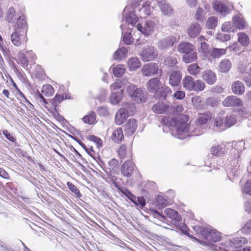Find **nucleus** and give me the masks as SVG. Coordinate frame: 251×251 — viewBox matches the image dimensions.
<instances>
[{"label": "nucleus", "mask_w": 251, "mask_h": 251, "mask_svg": "<svg viewBox=\"0 0 251 251\" xmlns=\"http://www.w3.org/2000/svg\"><path fill=\"white\" fill-rule=\"evenodd\" d=\"M227 151L224 144L215 145L210 149V154L215 156H221Z\"/></svg>", "instance_id": "6ab92c4d"}, {"label": "nucleus", "mask_w": 251, "mask_h": 251, "mask_svg": "<svg viewBox=\"0 0 251 251\" xmlns=\"http://www.w3.org/2000/svg\"><path fill=\"white\" fill-rule=\"evenodd\" d=\"M123 15L122 24L120 26L122 30L126 28L129 30L132 29L133 27H135L138 19V16L134 11H128L126 8L124 10Z\"/></svg>", "instance_id": "20e7f679"}, {"label": "nucleus", "mask_w": 251, "mask_h": 251, "mask_svg": "<svg viewBox=\"0 0 251 251\" xmlns=\"http://www.w3.org/2000/svg\"><path fill=\"white\" fill-rule=\"evenodd\" d=\"M111 138L115 143H119L122 141L124 138L122 129L121 128H118L115 129L113 132Z\"/></svg>", "instance_id": "ea45409f"}, {"label": "nucleus", "mask_w": 251, "mask_h": 251, "mask_svg": "<svg viewBox=\"0 0 251 251\" xmlns=\"http://www.w3.org/2000/svg\"><path fill=\"white\" fill-rule=\"evenodd\" d=\"M127 66L130 71H134L141 67V63L137 57H132L128 60Z\"/></svg>", "instance_id": "473e14b6"}, {"label": "nucleus", "mask_w": 251, "mask_h": 251, "mask_svg": "<svg viewBox=\"0 0 251 251\" xmlns=\"http://www.w3.org/2000/svg\"><path fill=\"white\" fill-rule=\"evenodd\" d=\"M127 48L122 47L119 48L113 54V58L115 60H122L126 57L128 52Z\"/></svg>", "instance_id": "e433bc0d"}, {"label": "nucleus", "mask_w": 251, "mask_h": 251, "mask_svg": "<svg viewBox=\"0 0 251 251\" xmlns=\"http://www.w3.org/2000/svg\"><path fill=\"white\" fill-rule=\"evenodd\" d=\"M158 70V67L157 64L150 63L144 65L142 70L144 75L150 76L156 73Z\"/></svg>", "instance_id": "a211bd4d"}, {"label": "nucleus", "mask_w": 251, "mask_h": 251, "mask_svg": "<svg viewBox=\"0 0 251 251\" xmlns=\"http://www.w3.org/2000/svg\"><path fill=\"white\" fill-rule=\"evenodd\" d=\"M128 115L125 112V109L121 108L115 116V122L118 125H122L128 118Z\"/></svg>", "instance_id": "a878e982"}, {"label": "nucleus", "mask_w": 251, "mask_h": 251, "mask_svg": "<svg viewBox=\"0 0 251 251\" xmlns=\"http://www.w3.org/2000/svg\"><path fill=\"white\" fill-rule=\"evenodd\" d=\"M138 126L137 121L134 119H129L125 126V132L126 135L131 136L136 131Z\"/></svg>", "instance_id": "2eb2a0df"}, {"label": "nucleus", "mask_w": 251, "mask_h": 251, "mask_svg": "<svg viewBox=\"0 0 251 251\" xmlns=\"http://www.w3.org/2000/svg\"><path fill=\"white\" fill-rule=\"evenodd\" d=\"M232 66L230 61L226 59H223L219 64V71L221 73L228 72Z\"/></svg>", "instance_id": "7c9ffc66"}, {"label": "nucleus", "mask_w": 251, "mask_h": 251, "mask_svg": "<svg viewBox=\"0 0 251 251\" xmlns=\"http://www.w3.org/2000/svg\"><path fill=\"white\" fill-rule=\"evenodd\" d=\"M160 82L158 78H154L150 79L148 83V90L150 92L155 93L160 89Z\"/></svg>", "instance_id": "393cba45"}, {"label": "nucleus", "mask_w": 251, "mask_h": 251, "mask_svg": "<svg viewBox=\"0 0 251 251\" xmlns=\"http://www.w3.org/2000/svg\"><path fill=\"white\" fill-rule=\"evenodd\" d=\"M129 83L127 80L124 79L121 81L118 80L111 85L110 88L112 90H115L126 87Z\"/></svg>", "instance_id": "3c124183"}, {"label": "nucleus", "mask_w": 251, "mask_h": 251, "mask_svg": "<svg viewBox=\"0 0 251 251\" xmlns=\"http://www.w3.org/2000/svg\"><path fill=\"white\" fill-rule=\"evenodd\" d=\"M123 41L127 45H130L133 42L130 32H126L123 36Z\"/></svg>", "instance_id": "338daca9"}, {"label": "nucleus", "mask_w": 251, "mask_h": 251, "mask_svg": "<svg viewBox=\"0 0 251 251\" xmlns=\"http://www.w3.org/2000/svg\"><path fill=\"white\" fill-rule=\"evenodd\" d=\"M203 40L204 38L202 36H200L198 38V40L200 42L201 49L200 51L203 54L205 58L210 59L211 49L209 45L203 41Z\"/></svg>", "instance_id": "aec40b11"}, {"label": "nucleus", "mask_w": 251, "mask_h": 251, "mask_svg": "<svg viewBox=\"0 0 251 251\" xmlns=\"http://www.w3.org/2000/svg\"><path fill=\"white\" fill-rule=\"evenodd\" d=\"M134 164L131 160L125 161L122 166L121 173L123 176L126 177H129L132 175Z\"/></svg>", "instance_id": "412c9836"}, {"label": "nucleus", "mask_w": 251, "mask_h": 251, "mask_svg": "<svg viewBox=\"0 0 251 251\" xmlns=\"http://www.w3.org/2000/svg\"><path fill=\"white\" fill-rule=\"evenodd\" d=\"M194 80L190 75L186 76L182 80V84L184 88L188 91H192Z\"/></svg>", "instance_id": "58836bf2"}, {"label": "nucleus", "mask_w": 251, "mask_h": 251, "mask_svg": "<svg viewBox=\"0 0 251 251\" xmlns=\"http://www.w3.org/2000/svg\"><path fill=\"white\" fill-rule=\"evenodd\" d=\"M247 242V239L242 237H238L233 238L230 241V246L234 248L241 247Z\"/></svg>", "instance_id": "c9c22d12"}, {"label": "nucleus", "mask_w": 251, "mask_h": 251, "mask_svg": "<svg viewBox=\"0 0 251 251\" xmlns=\"http://www.w3.org/2000/svg\"><path fill=\"white\" fill-rule=\"evenodd\" d=\"M222 104L225 107H238L243 105L242 100L236 96L226 97L223 101Z\"/></svg>", "instance_id": "f8f14e48"}, {"label": "nucleus", "mask_w": 251, "mask_h": 251, "mask_svg": "<svg viewBox=\"0 0 251 251\" xmlns=\"http://www.w3.org/2000/svg\"><path fill=\"white\" fill-rule=\"evenodd\" d=\"M226 128L230 127L234 125L236 122V118L233 115L227 116L225 119Z\"/></svg>", "instance_id": "6e6d98bb"}, {"label": "nucleus", "mask_w": 251, "mask_h": 251, "mask_svg": "<svg viewBox=\"0 0 251 251\" xmlns=\"http://www.w3.org/2000/svg\"><path fill=\"white\" fill-rule=\"evenodd\" d=\"M181 73L179 71L170 72L169 75V83L173 87L178 86L181 80Z\"/></svg>", "instance_id": "dca6fc26"}, {"label": "nucleus", "mask_w": 251, "mask_h": 251, "mask_svg": "<svg viewBox=\"0 0 251 251\" xmlns=\"http://www.w3.org/2000/svg\"><path fill=\"white\" fill-rule=\"evenodd\" d=\"M156 204L158 208H163L169 203L168 200L164 196L159 195L156 199Z\"/></svg>", "instance_id": "49530a36"}, {"label": "nucleus", "mask_w": 251, "mask_h": 251, "mask_svg": "<svg viewBox=\"0 0 251 251\" xmlns=\"http://www.w3.org/2000/svg\"><path fill=\"white\" fill-rule=\"evenodd\" d=\"M68 188L72 192L75 193L77 197L80 198L81 196V195L79 192V190L77 189V188L74 185L72 182H68L67 183Z\"/></svg>", "instance_id": "13d9d810"}, {"label": "nucleus", "mask_w": 251, "mask_h": 251, "mask_svg": "<svg viewBox=\"0 0 251 251\" xmlns=\"http://www.w3.org/2000/svg\"><path fill=\"white\" fill-rule=\"evenodd\" d=\"M126 72L125 65L118 64L113 68V72L115 76L120 77L122 76Z\"/></svg>", "instance_id": "37998d69"}, {"label": "nucleus", "mask_w": 251, "mask_h": 251, "mask_svg": "<svg viewBox=\"0 0 251 251\" xmlns=\"http://www.w3.org/2000/svg\"><path fill=\"white\" fill-rule=\"evenodd\" d=\"M152 0H141L139 1H134L133 3V9L140 18H146L151 14L153 7L151 6Z\"/></svg>", "instance_id": "7ed1b4c3"}, {"label": "nucleus", "mask_w": 251, "mask_h": 251, "mask_svg": "<svg viewBox=\"0 0 251 251\" xmlns=\"http://www.w3.org/2000/svg\"><path fill=\"white\" fill-rule=\"evenodd\" d=\"M194 49V46L188 42H182L179 44L177 47L178 51L184 54L193 51Z\"/></svg>", "instance_id": "bb28decb"}, {"label": "nucleus", "mask_w": 251, "mask_h": 251, "mask_svg": "<svg viewBox=\"0 0 251 251\" xmlns=\"http://www.w3.org/2000/svg\"><path fill=\"white\" fill-rule=\"evenodd\" d=\"M202 79L209 85L214 84L217 80V77L215 73L211 70H204L202 74Z\"/></svg>", "instance_id": "4468645a"}, {"label": "nucleus", "mask_w": 251, "mask_h": 251, "mask_svg": "<svg viewBox=\"0 0 251 251\" xmlns=\"http://www.w3.org/2000/svg\"><path fill=\"white\" fill-rule=\"evenodd\" d=\"M152 109L157 114H172L174 108L171 107V104L165 102L159 101L153 105Z\"/></svg>", "instance_id": "9d476101"}, {"label": "nucleus", "mask_w": 251, "mask_h": 251, "mask_svg": "<svg viewBox=\"0 0 251 251\" xmlns=\"http://www.w3.org/2000/svg\"><path fill=\"white\" fill-rule=\"evenodd\" d=\"M233 25L239 29H243L246 26V22L241 15H237L232 18Z\"/></svg>", "instance_id": "2f4dec72"}, {"label": "nucleus", "mask_w": 251, "mask_h": 251, "mask_svg": "<svg viewBox=\"0 0 251 251\" xmlns=\"http://www.w3.org/2000/svg\"><path fill=\"white\" fill-rule=\"evenodd\" d=\"M192 102L193 106L198 109H201L203 105L202 98L200 96L193 97L192 99Z\"/></svg>", "instance_id": "864d4df0"}, {"label": "nucleus", "mask_w": 251, "mask_h": 251, "mask_svg": "<svg viewBox=\"0 0 251 251\" xmlns=\"http://www.w3.org/2000/svg\"><path fill=\"white\" fill-rule=\"evenodd\" d=\"M17 59V62L20 63L23 67L25 68L28 66L29 61L28 60L26 55L22 51L18 53Z\"/></svg>", "instance_id": "a19ab883"}, {"label": "nucleus", "mask_w": 251, "mask_h": 251, "mask_svg": "<svg viewBox=\"0 0 251 251\" xmlns=\"http://www.w3.org/2000/svg\"><path fill=\"white\" fill-rule=\"evenodd\" d=\"M222 30L225 32H231L234 31V29L230 22H225L222 25Z\"/></svg>", "instance_id": "69168bd1"}, {"label": "nucleus", "mask_w": 251, "mask_h": 251, "mask_svg": "<svg viewBox=\"0 0 251 251\" xmlns=\"http://www.w3.org/2000/svg\"><path fill=\"white\" fill-rule=\"evenodd\" d=\"M192 91L201 92L204 90L205 85L202 80L198 79L194 81Z\"/></svg>", "instance_id": "8fccbe9b"}, {"label": "nucleus", "mask_w": 251, "mask_h": 251, "mask_svg": "<svg viewBox=\"0 0 251 251\" xmlns=\"http://www.w3.org/2000/svg\"><path fill=\"white\" fill-rule=\"evenodd\" d=\"M122 192L128 199H129L134 204L136 202V197L133 195L127 189L123 190Z\"/></svg>", "instance_id": "e2e57ef3"}, {"label": "nucleus", "mask_w": 251, "mask_h": 251, "mask_svg": "<svg viewBox=\"0 0 251 251\" xmlns=\"http://www.w3.org/2000/svg\"><path fill=\"white\" fill-rule=\"evenodd\" d=\"M164 213L170 219L176 222L181 220V217L179 213L172 208H166L164 210Z\"/></svg>", "instance_id": "c85d7f7f"}, {"label": "nucleus", "mask_w": 251, "mask_h": 251, "mask_svg": "<svg viewBox=\"0 0 251 251\" xmlns=\"http://www.w3.org/2000/svg\"><path fill=\"white\" fill-rule=\"evenodd\" d=\"M217 23V19L215 17H211L207 21L206 26L209 29H213L216 26Z\"/></svg>", "instance_id": "4d7b16f0"}, {"label": "nucleus", "mask_w": 251, "mask_h": 251, "mask_svg": "<svg viewBox=\"0 0 251 251\" xmlns=\"http://www.w3.org/2000/svg\"><path fill=\"white\" fill-rule=\"evenodd\" d=\"M193 229L198 234L201 235L208 242H217L220 241V233L216 229L211 228L210 226L205 227L200 226H196L193 227Z\"/></svg>", "instance_id": "f03ea898"}, {"label": "nucleus", "mask_w": 251, "mask_h": 251, "mask_svg": "<svg viewBox=\"0 0 251 251\" xmlns=\"http://www.w3.org/2000/svg\"><path fill=\"white\" fill-rule=\"evenodd\" d=\"M214 126L217 128V130L222 131L226 129L225 118L220 116L216 117L213 120Z\"/></svg>", "instance_id": "f704fd0d"}, {"label": "nucleus", "mask_w": 251, "mask_h": 251, "mask_svg": "<svg viewBox=\"0 0 251 251\" xmlns=\"http://www.w3.org/2000/svg\"><path fill=\"white\" fill-rule=\"evenodd\" d=\"M226 49L214 48L211 50L210 53V58H217L220 57L222 55H224L226 53Z\"/></svg>", "instance_id": "a18cd8bd"}, {"label": "nucleus", "mask_w": 251, "mask_h": 251, "mask_svg": "<svg viewBox=\"0 0 251 251\" xmlns=\"http://www.w3.org/2000/svg\"><path fill=\"white\" fill-rule=\"evenodd\" d=\"M201 31V27L199 24L194 23L192 24L188 29V36L191 38H195L197 36Z\"/></svg>", "instance_id": "b1692460"}, {"label": "nucleus", "mask_w": 251, "mask_h": 251, "mask_svg": "<svg viewBox=\"0 0 251 251\" xmlns=\"http://www.w3.org/2000/svg\"><path fill=\"white\" fill-rule=\"evenodd\" d=\"M242 191L244 194L251 195V179L247 181Z\"/></svg>", "instance_id": "680f3d73"}, {"label": "nucleus", "mask_w": 251, "mask_h": 251, "mask_svg": "<svg viewBox=\"0 0 251 251\" xmlns=\"http://www.w3.org/2000/svg\"><path fill=\"white\" fill-rule=\"evenodd\" d=\"M117 152L119 156L121 159L130 158L132 156L131 149L129 148L127 149L124 144L119 148Z\"/></svg>", "instance_id": "5701e85b"}, {"label": "nucleus", "mask_w": 251, "mask_h": 251, "mask_svg": "<svg viewBox=\"0 0 251 251\" xmlns=\"http://www.w3.org/2000/svg\"><path fill=\"white\" fill-rule=\"evenodd\" d=\"M159 92L160 93V97L165 99L166 96L171 93V89L168 87H161L159 89Z\"/></svg>", "instance_id": "bf43d9fd"}, {"label": "nucleus", "mask_w": 251, "mask_h": 251, "mask_svg": "<svg viewBox=\"0 0 251 251\" xmlns=\"http://www.w3.org/2000/svg\"><path fill=\"white\" fill-rule=\"evenodd\" d=\"M212 115L210 113L200 114L197 120L196 123L201 126L205 125L211 119Z\"/></svg>", "instance_id": "4c0bfd02"}, {"label": "nucleus", "mask_w": 251, "mask_h": 251, "mask_svg": "<svg viewBox=\"0 0 251 251\" xmlns=\"http://www.w3.org/2000/svg\"><path fill=\"white\" fill-rule=\"evenodd\" d=\"M7 20L9 23H15V27H20L21 29H25L27 27V23L24 15H17L15 9L10 7L6 14Z\"/></svg>", "instance_id": "39448f33"}, {"label": "nucleus", "mask_w": 251, "mask_h": 251, "mask_svg": "<svg viewBox=\"0 0 251 251\" xmlns=\"http://www.w3.org/2000/svg\"><path fill=\"white\" fill-rule=\"evenodd\" d=\"M197 59V55L195 50L184 54L182 56V60L186 63L194 62Z\"/></svg>", "instance_id": "72a5a7b5"}, {"label": "nucleus", "mask_w": 251, "mask_h": 251, "mask_svg": "<svg viewBox=\"0 0 251 251\" xmlns=\"http://www.w3.org/2000/svg\"><path fill=\"white\" fill-rule=\"evenodd\" d=\"M165 64L169 67H173L177 63L176 59L173 56H169L165 60Z\"/></svg>", "instance_id": "052dcab7"}, {"label": "nucleus", "mask_w": 251, "mask_h": 251, "mask_svg": "<svg viewBox=\"0 0 251 251\" xmlns=\"http://www.w3.org/2000/svg\"><path fill=\"white\" fill-rule=\"evenodd\" d=\"M123 93V90L119 92L112 93L110 97V102L113 104L118 103L122 100Z\"/></svg>", "instance_id": "c03bdc74"}, {"label": "nucleus", "mask_w": 251, "mask_h": 251, "mask_svg": "<svg viewBox=\"0 0 251 251\" xmlns=\"http://www.w3.org/2000/svg\"><path fill=\"white\" fill-rule=\"evenodd\" d=\"M241 169L240 168V165H236L233 168L230 169L227 172V177L229 179L233 181L236 177L239 176L241 173Z\"/></svg>", "instance_id": "c756f323"}, {"label": "nucleus", "mask_w": 251, "mask_h": 251, "mask_svg": "<svg viewBox=\"0 0 251 251\" xmlns=\"http://www.w3.org/2000/svg\"><path fill=\"white\" fill-rule=\"evenodd\" d=\"M27 27L25 29H21L20 27H15L14 31L11 34L10 39L12 44L17 47L25 44L27 41L26 32Z\"/></svg>", "instance_id": "423d86ee"}, {"label": "nucleus", "mask_w": 251, "mask_h": 251, "mask_svg": "<svg viewBox=\"0 0 251 251\" xmlns=\"http://www.w3.org/2000/svg\"><path fill=\"white\" fill-rule=\"evenodd\" d=\"M176 42L175 37L169 36L158 42V48L161 50H166L172 47Z\"/></svg>", "instance_id": "ddd939ff"}, {"label": "nucleus", "mask_w": 251, "mask_h": 251, "mask_svg": "<svg viewBox=\"0 0 251 251\" xmlns=\"http://www.w3.org/2000/svg\"><path fill=\"white\" fill-rule=\"evenodd\" d=\"M64 100V95L56 94L54 98L52 100V104L53 107H56L58 103L61 102Z\"/></svg>", "instance_id": "0e129e2a"}, {"label": "nucleus", "mask_w": 251, "mask_h": 251, "mask_svg": "<svg viewBox=\"0 0 251 251\" xmlns=\"http://www.w3.org/2000/svg\"><path fill=\"white\" fill-rule=\"evenodd\" d=\"M161 14L166 17L172 16L175 12L173 6L166 0H155Z\"/></svg>", "instance_id": "6e6552de"}, {"label": "nucleus", "mask_w": 251, "mask_h": 251, "mask_svg": "<svg viewBox=\"0 0 251 251\" xmlns=\"http://www.w3.org/2000/svg\"><path fill=\"white\" fill-rule=\"evenodd\" d=\"M201 68L197 64L190 65L187 67V71L192 75H197L199 74Z\"/></svg>", "instance_id": "5fc2aeb1"}, {"label": "nucleus", "mask_w": 251, "mask_h": 251, "mask_svg": "<svg viewBox=\"0 0 251 251\" xmlns=\"http://www.w3.org/2000/svg\"><path fill=\"white\" fill-rule=\"evenodd\" d=\"M231 90L236 95H242L245 91L244 84L240 81H234L231 85Z\"/></svg>", "instance_id": "4be33fe9"}, {"label": "nucleus", "mask_w": 251, "mask_h": 251, "mask_svg": "<svg viewBox=\"0 0 251 251\" xmlns=\"http://www.w3.org/2000/svg\"><path fill=\"white\" fill-rule=\"evenodd\" d=\"M242 232L244 234L251 233V220L248 221L241 228Z\"/></svg>", "instance_id": "774afa93"}, {"label": "nucleus", "mask_w": 251, "mask_h": 251, "mask_svg": "<svg viewBox=\"0 0 251 251\" xmlns=\"http://www.w3.org/2000/svg\"><path fill=\"white\" fill-rule=\"evenodd\" d=\"M122 108L125 109V112L128 116L133 115L135 112V107L132 103H125L123 104Z\"/></svg>", "instance_id": "09e8293b"}, {"label": "nucleus", "mask_w": 251, "mask_h": 251, "mask_svg": "<svg viewBox=\"0 0 251 251\" xmlns=\"http://www.w3.org/2000/svg\"><path fill=\"white\" fill-rule=\"evenodd\" d=\"M188 119L187 115L180 114L176 117L165 116L161 121L164 125L173 127V135L180 139H184L188 136H199L204 132L205 129L197 123L195 126L188 124Z\"/></svg>", "instance_id": "f257e3e1"}, {"label": "nucleus", "mask_w": 251, "mask_h": 251, "mask_svg": "<svg viewBox=\"0 0 251 251\" xmlns=\"http://www.w3.org/2000/svg\"><path fill=\"white\" fill-rule=\"evenodd\" d=\"M158 55L157 50L153 46H149L143 48L140 56L144 61H150L155 59Z\"/></svg>", "instance_id": "1a4fd4ad"}, {"label": "nucleus", "mask_w": 251, "mask_h": 251, "mask_svg": "<svg viewBox=\"0 0 251 251\" xmlns=\"http://www.w3.org/2000/svg\"><path fill=\"white\" fill-rule=\"evenodd\" d=\"M213 8L222 15H226L228 13V7L221 1H215L213 5Z\"/></svg>", "instance_id": "cd10ccee"}, {"label": "nucleus", "mask_w": 251, "mask_h": 251, "mask_svg": "<svg viewBox=\"0 0 251 251\" xmlns=\"http://www.w3.org/2000/svg\"><path fill=\"white\" fill-rule=\"evenodd\" d=\"M41 92L45 96L50 97L54 94V91L51 85L46 84L43 86Z\"/></svg>", "instance_id": "de8ad7c7"}, {"label": "nucleus", "mask_w": 251, "mask_h": 251, "mask_svg": "<svg viewBox=\"0 0 251 251\" xmlns=\"http://www.w3.org/2000/svg\"><path fill=\"white\" fill-rule=\"evenodd\" d=\"M245 143L244 141L240 140L238 142L234 141L232 143V147L234 149V161L238 160L240 156V152L245 149Z\"/></svg>", "instance_id": "f3484780"}, {"label": "nucleus", "mask_w": 251, "mask_h": 251, "mask_svg": "<svg viewBox=\"0 0 251 251\" xmlns=\"http://www.w3.org/2000/svg\"><path fill=\"white\" fill-rule=\"evenodd\" d=\"M82 120L85 124L89 125L94 124L96 121V113L93 111L90 112L82 118Z\"/></svg>", "instance_id": "79ce46f5"}, {"label": "nucleus", "mask_w": 251, "mask_h": 251, "mask_svg": "<svg viewBox=\"0 0 251 251\" xmlns=\"http://www.w3.org/2000/svg\"><path fill=\"white\" fill-rule=\"evenodd\" d=\"M126 86V92L133 100L138 102L144 101V93L141 88H137L135 85L130 84L129 82Z\"/></svg>", "instance_id": "0eeeda50"}, {"label": "nucleus", "mask_w": 251, "mask_h": 251, "mask_svg": "<svg viewBox=\"0 0 251 251\" xmlns=\"http://www.w3.org/2000/svg\"><path fill=\"white\" fill-rule=\"evenodd\" d=\"M238 40L242 45L247 46L249 45L250 40L246 33L243 32L239 33L238 34Z\"/></svg>", "instance_id": "603ef678"}, {"label": "nucleus", "mask_w": 251, "mask_h": 251, "mask_svg": "<svg viewBox=\"0 0 251 251\" xmlns=\"http://www.w3.org/2000/svg\"><path fill=\"white\" fill-rule=\"evenodd\" d=\"M155 25L154 21L149 20L143 25L141 24H137L135 28L144 35H149L153 32Z\"/></svg>", "instance_id": "9b49d317"}]
</instances>
